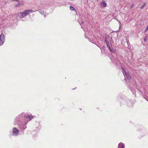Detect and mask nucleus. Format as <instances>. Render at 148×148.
Returning <instances> with one entry per match:
<instances>
[{"label":"nucleus","mask_w":148,"mask_h":148,"mask_svg":"<svg viewBox=\"0 0 148 148\" xmlns=\"http://www.w3.org/2000/svg\"><path fill=\"white\" fill-rule=\"evenodd\" d=\"M25 119V116H24V113H22L16 116L14 120V125H17L21 123L22 121H24Z\"/></svg>","instance_id":"obj_1"},{"label":"nucleus","mask_w":148,"mask_h":148,"mask_svg":"<svg viewBox=\"0 0 148 148\" xmlns=\"http://www.w3.org/2000/svg\"><path fill=\"white\" fill-rule=\"evenodd\" d=\"M107 37H105V42L110 51L112 53H114L116 52L115 49H113L110 43V40H109Z\"/></svg>","instance_id":"obj_2"},{"label":"nucleus","mask_w":148,"mask_h":148,"mask_svg":"<svg viewBox=\"0 0 148 148\" xmlns=\"http://www.w3.org/2000/svg\"><path fill=\"white\" fill-rule=\"evenodd\" d=\"M122 69L123 74L125 77V80L126 81L127 84H128V82H129L131 77L126 70L124 69L123 67L122 68Z\"/></svg>","instance_id":"obj_3"},{"label":"nucleus","mask_w":148,"mask_h":148,"mask_svg":"<svg viewBox=\"0 0 148 148\" xmlns=\"http://www.w3.org/2000/svg\"><path fill=\"white\" fill-rule=\"evenodd\" d=\"M130 83H129V84L128 85V87L131 90L132 92L133 93L135 94V88L136 87V84L135 81L134 80L131 82L130 81Z\"/></svg>","instance_id":"obj_4"},{"label":"nucleus","mask_w":148,"mask_h":148,"mask_svg":"<svg viewBox=\"0 0 148 148\" xmlns=\"http://www.w3.org/2000/svg\"><path fill=\"white\" fill-rule=\"evenodd\" d=\"M32 12H34V11L32 10H26L23 12L18 13V16L20 18H23L30 13Z\"/></svg>","instance_id":"obj_5"},{"label":"nucleus","mask_w":148,"mask_h":148,"mask_svg":"<svg viewBox=\"0 0 148 148\" xmlns=\"http://www.w3.org/2000/svg\"><path fill=\"white\" fill-rule=\"evenodd\" d=\"M25 119L24 121L27 123L29 122L34 118V116L32 114H24Z\"/></svg>","instance_id":"obj_6"},{"label":"nucleus","mask_w":148,"mask_h":148,"mask_svg":"<svg viewBox=\"0 0 148 148\" xmlns=\"http://www.w3.org/2000/svg\"><path fill=\"white\" fill-rule=\"evenodd\" d=\"M27 123L24 121L17 125H18L20 129L23 130H25L27 128Z\"/></svg>","instance_id":"obj_7"},{"label":"nucleus","mask_w":148,"mask_h":148,"mask_svg":"<svg viewBox=\"0 0 148 148\" xmlns=\"http://www.w3.org/2000/svg\"><path fill=\"white\" fill-rule=\"evenodd\" d=\"M5 41V35L2 33L0 36V46L2 45Z\"/></svg>","instance_id":"obj_8"},{"label":"nucleus","mask_w":148,"mask_h":148,"mask_svg":"<svg viewBox=\"0 0 148 148\" xmlns=\"http://www.w3.org/2000/svg\"><path fill=\"white\" fill-rule=\"evenodd\" d=\"M19 134L18 130L16 127H14L12 129V135L14 136H17Z\"/></svg>","instance_id":"obj_9"},{"label":"nucleus","mask_w":148,"mask_h":148,"mask_svg":"<svg viewBox=\"0 0 148 148\" xmlns=\"http://www.w3.org/2000/svg\"><path fill=\"white\" fill-rule=\"evenodd\" d=\"M128 99L126 97L124 98H122L120 100L121 104L122 105H127Z\"/></svg>","instance_id":"obj_10"},{"label":"nucleus","mask_w":148,"mask_h":148,"mask_svg":"<svg viewBox=\"0 0 148 148\" xmlns=\"http://www.w3.org/2000/svg\"><path fill=\"white\" fill-rule=\"evenodd\" d=\"M102 8H104L106 6L107 4L105 1L104 0H103L102 1L100 4Z\"/></svg>","instance_id":"obj_11"},{"label":"nucleus","mask_w":148,"mask_h":148,"mask_svg":"<svg viewBox=\"0 0 148 148\" xmlns=\"http://www.w3.org/2000/svg\"><path fill=\"white\" fill-rule=\"evenodd\" d=\"M126 105L128 107L130 108L132 107L133 106V104L131 102L129 99L128 100V102L127 103V104Z\"/></svg>","instance_id":"obj_12"},{"label":"nucleus","mask_w":148,"mask_h":148,"mask_svg":"<svg viewBox=\"0 0 148 148\" xmlns=\"http://www.w3.org/2000/svg\"><path fill=\"white\" fill-rule=\"evenodd\" d=\"M125 144L122 143H120L118 145V148H125Z\"/></svg>","instance_id":"obj_13"},{"label":"nucleus","mask_w":148,"mask_h":148,"mask_svg":"<svg viewBox=\"0 0 148 148\" xmlns=\"http://www.w3.org/2000/svg\"><path fill=\"white\" fill-rule=\"evenodd\" d=\"M39 12L42 14V15H44V12L43 11H42L41 10H38Z\"/></svg>","instance_id":"obj_14"},{"label":"nucleus","mask_w":148,"mask_h":148,"mask_svg":"<svg viewBox=\"0 0 148 148\" xmlns=\"http://www.w3.org/2000/svg\"><path fill=\"white\" fill-rule=\"evenodd\" d=\"M148 38V34H147L145 35V37L144 39V40L145 42L146 41L147 39Z\"/></svg>","instance_id":"obj_15"},{"label":"nucleus","mask_w":148,"mask_h":148,"mask_svg":"<svg viewBox=\"0 0 148 148\" xmlns=\"http://www.w3.org/2000/svg\"><path fill=\"white\" fill-rule=\"evenodd\" d=\"M146 3H144L143 5L141 6V7H140L141 9H143V8L146 5Z\"/></svg>","instance_id":"obj_16"},{"label":"nucleus","mask_w":148,"mask_h":148,"mask_svg":"<svg viewBox=\"0 0 148 148\" xmlns=\"http://www.w3.org/2000/svg\"><path fill=\"white\" fill-rule=\"evenodd\" d=\"M70 9L72 10H75V11H76V10H75V9H74V8L73 7H72V6H71L70 7Z\"/></svg>","instance_id":"obj_17"},{"label":"nucleus","mask_w":148,"mask_h":148,"mask_svg":"<svg viewBox=\"0 0 148 148\" xmlns=\"http://www.w3.org/2000/svg\"><path fill=\"white\" fill-rule=\"evenodd\" d=\"M78 22H79V24H80V25H81L82 24H83V22H83V21H81V22H80V20H78Z\"/></svg>","instance_id":"obj_18"},{"label":"nucleus","mask_w":148,"mask_h":148,"mask_svg":"<svg viewBox=\"0 0 148 148\" xmlns=\"http://www.w3.org/2000/svg\"><path fill=\"white\" fill-rule=\"evenodd\" d=\"M19 5H20L19 3H18V4H16L15 5V6L16 7H18L19 6Z\"/></svg>","instance_id":"obj_19"},{"label":"nucleus","mask_w":148,"mask_h":148,"mask_svg":"<svg viewBox=\"0 0 148 148\" xmlns=\"http://www.w3.org/2000/svg\"><path fill=\"white\" fill-rule=\"evenodd\" d=\"M85 36L86 38L88 39L89 40H90V38L89 37H88L87 36H86V35H85Z\"/></svg>","instance_id":"obj_20"},{"label":"nucleus","mask_w":148,"mask_h":148,"mask_svg":"<svg viewBox=\"0 0 148 148\" xmlns=\"http://www.w3.org/2000/svg\"><path fill=\"white\" fill-rule=\"evenodd\" d=\"M11 1H17V2H18L19 1V0H11Z\"/></svg>","instance_id":"obj_21"},{"label":"nucleus","mask_w":148,"mask_h":148,"mask_svg":"<svg viewBox=\"0 0 148 148\" xmlns=\"http://www.w3.org/2000/svg\"><path fill=\"white\" fill-rule=\"evenodd\" d=\"M148 25L147 28H146V29L145 31V32H147L148 30Z\"/></svg>","instance_id":"obj_22"},{"label":"nucleus","mask_w":148,"mask_h":148,"mask_svg":"<svg viewBox=\"0 0 148 148\" xmlns=\"http://www.w3.org/2000/svg\"><path fill=\"white\" fill-rule=\"evenodd\" d=\"M134 4H133L131 6V7H130V9H132V8L133 7V6H134Z\"/></svg>","instance_id":"obj_23"},{"label":"nucleus","mask_w":148,"mask_h":148,"mask_svg":"<svg viewBox=\"0 0 148 148\" xmlns=\"http://www.w3.org/2000/svg\"><path fill=\"white\" fill-rule=\"evenodd\" d=\"M22 5H23V2H22Z\"/></svg>","instance_id":"obj_24"},{"label":"nucleus","mask_w":148,"mask_h":148,"mask_svg":"<svg viewBox=\"0 0 148 148\" xmlns=\"http://www.w3.org/2000/svg\"><path fill=\"white\" fill-rule=\"evenodd\" d=\"M22 3H21V4H22Z\"/></svg>","instance_id":"obj_25"}]
</instances>
